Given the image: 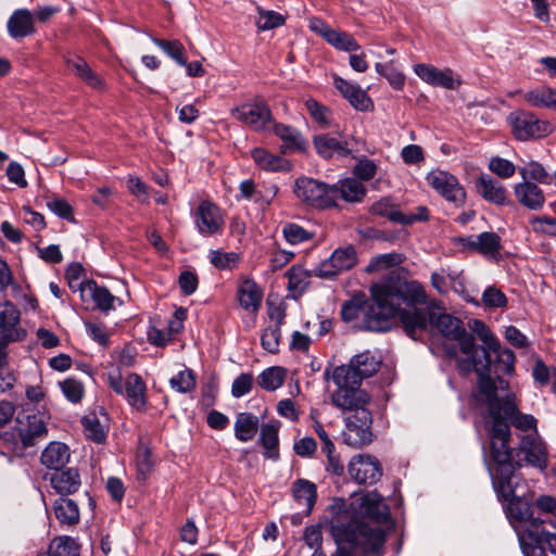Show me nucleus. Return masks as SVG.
I'll return each mask as SVG.
<instances>
[{"instance_id": "38", "label": "nucleus", "mask_w": 556, "mask_h": 556, "mask_svg": "<svg viewBox=\"0 0 556 556\" xmlns=\"http://www.w3.org/2000/svg\"><path fill=\"white\" fill-rule=\"evenodd\" d=\"M106 421V415L103 413L101 416H98L96 413H90L84 416L81 424L85 435L96 443L104 442L108 431Z\"/></svg>"}, {"instance_id": "20", "label": "nucleus", "mask_w": 556, "mask_h": 556, "mask_svg": "<svg viewBox=\"0 0 556 556\" xmlns=\"http://www.w3.org/2000/svg\"><path fill=\"white\" fill-rule=\"evenodd\" d=\"M78 290L84 302H92L94 307L102 312L114 309L116 307L115 303H118V305L123 304L105 287L99 286L93 280L80 282Z\"/></svg>"}, {"instance_id": "11", "label": "nucleus", "mask_w": 556, "mask_h": 556, "mask_svg": "<svg viewBox=\"0 0 556 556\" xmlns=\"http://www.w3.org/2000/svg\"><path fill=\"white\" fill-rule=\"evenodd\" d=\"M345 429L342 433L345 444L352 447H363L371 443L372 417L369 409H361L358 413H350L343 417Z\"/></svg>"}, {"instance_id": "19", "label": "nucleus", "mask_w": 556, "mask_h": 556, "mask_svg": "<svg viewBox=\"0 0 556 556\" xmlns=\"http://www.w3.org/2000/svg\"><path fill=\"white\" fill-rule=\"evenodd\" d=\"M381 361L370 351L362 352L353 356L349 364L338 366L333 371L345 370L346 378L352 379L354 383L362 384L366 378L374 376L380 368Z\"/></svg>"}, {"instance_id": "56", "label": "nucleus", "mask_w": 556, "mask_h": 556, "mask_svg": "<svg viewBox=\"0 0 556 556\" xmlns=\"http://www.w3.org/2000/svg\"><path fill=\"white\" fill-rule=\"evenodd\" d=\"M282 235L288 243L300 244L313 238V235L302 226L288 223L282 228Z\"/></svg>"}, {"instance_id": "39", "label": "nucleus", "mask_w": 556, "mask_h": 556, "mask_svg": "<svg viewBox=\"0 0 556 556\" xmlns=\"http://www.w3.org/2000/svg\"><path fill=\"white\" fill-rule=\"evenodd\" d=\"M260 419L252 413H239L233 426L235 437L240 442L251 441L257 433Z\"/></svg>"}, {"instance_id": "47", "label": "nucleus", "mask_w": 556, "mask_h": 556, "mask_svg": "<svg viewBox=\"0 0 556 556\" xmlns=\"http://www.w3.org/2000/svg\"><path fill=\"white\" fill-rule=\"evenodd\" d=\"M288 289L294 294H302L309 285L311 271L301 265H293L288 271Z\"/></svg>"}, {"instance_id": "5", "label": "nucleus", "mask_w": 556, "mask_h": 556, "mask_svg": "<svg viewBox=\"0 0 556 556\" xmlns=\"http://www.w3.org/2000/svg\"><path fill=\"white\" fill-rule=\"evenodd\" d=\"M345 370L332 371L331 379L337 389L331 392V404L341 410L343 417L350 413H358L361 409H368L370 395L359 383H354L346 378Z\"/></svg>"}, {"instance_id": "55", "label": "nucleus", "mask_w": 556, "mask_h": 556, "mask_svg": "<svg viewBox=\"0 0 556 556\" xmlns=\"http://www.w3.org/2000/svg\"><path fill=\"white\" fill-rule=\"evenodd\" d=\"M15 382V375L8 366L7 362V348L5 344L0 342V392L10 390Z\"/></svg>"}, {"instance_id": "10", "label": "nucleus", "mask_w": 556, "mask_h": 556, "mask_svg": "<svg viewBox=\"0 0 556 556\" xmlns=\"http://www.w3.org/2000/svg\"><path fill=\"white\" fill-rule=\"evenodd\" d=\"M426 181L438 194L455 207L458 208L465 205L466 190L452 173L434 168L427 174Z\"/></svg>"}, {"instance_id": "16", "label": "nucleus", "mask_w": 556, "mask_h": 556, "mask_svg": "<svg viewBox=\"0 0 556 556\" xmlns=\"http://www.w3.org/2000/svg\"><path fill=\"white\" fill-rule=\"evenodd\" d=\"M356 263L357 254L352 245L338 248L314 269V273L319 278H330L353 268Z\"/></svg>"}, {"instance_id": "52", "label": "nucleus", "mask_w": 556, "mask_h": 556, "mask_svg": "<svg viewBox=\"0 0 556 556\" xmlns=\"http://www.w3.org/2000/svg\"><path fill=\"white\" fill-rule=\"evenodd\" d=\"M258 16L255 21L256 27L261 31L270 30L282 26L286 23L283 15L276 11L264 10L257 7Z\"/></svg>"}, {"instance_id": "33", "label": "nucleus", "mask_w": 556, "mask_h": 556, "mask_svg": "<svg viewBox=\"0 0 556 556\" xmlns=\"http://www.w3.org/2000/svg\"><path fill=\"white\" fill-rule=\"evenodd\" d=\"M292 494L298 505L303 507V513L306 516L309 515L317 498L315 483L306 479H298L292 484Z\"/></svg>"}, {"instance_id": "13", "label": "nucleus", "mask_w": 556, "mask_h": 556, "mask_svg": "<svg viewBox=\"0 0 556 556\" xmlns=\"http://www.w3.org/2000/svg\"><path fill=\"white\" fill-rule=\"evenodd\" d=\"M231 115L255 131L267 129L271 123V112L268 105L261 98L233 108Z\"/></svg>"}, {"instance_id": "6", "label": "nucleus", "mask_w": 556, "mask_h": 556, "mask_svg": "<svg viewBox=\"0 0 556 556\" xmlns=\"http://www.w3.org/2000/svg\"><path fill=\"white\" fill-rule=\"evenodd\" d=\"M429 321L432 330H437L447 341L455 342L465 356L477 352L473 336L466 331L457 317L432 312L429 314Z\"/></svg>"}, {"instance_id": "31", "label": "nucleus", "mask_w": 556, "mask_h": 556, "mask_svg": "<svg viewBox=\"0 0 556 556\" xmlns=\"http://www.w3.org/2000/svg\"><path fill=\"white\" fill-rule=\"evenodd\" d=\"M71 454L66 444L50 442L41 453V464L55 471L61 470L70 460Z\"/></svg>"}, {"instance_id": "9", "label": "nucleus", "mask_w": 556, "mask_h": 556, "mask_svg": "<svg viewBox=\"0 0 556 556\" xmlns=\"http://www.w3.org/2000/svg\"><path fill=\"white\" fill-rule=\"evenodd\" d=\"M293 192L303 203L317 208L334 206L336 189L317 179L302 176L294 181Z\"/></svg>"}, {"instance_id": "40", "label": "nucleus", "mask_w": 556, "mask_h": 556, "mask_svg": "<svg viewBox=\"0 0 556 556\" xmlns=\"http://www.w3.org/2000/svg\"><path fill=\"white\" fill-rule=\"evenodd\" d=\"M523 98L534 108L556 110V89L549 86H538L527 91Z\"/></svg>"}, {"instance_id": "49", "label": "nucleus", "mask_w": 556, "mask_h": 556, "mask_svg": "<svg viewBox=\"0 0 556 556\" xmlns=\"http://www.w3.org/2000/svg\"><path fill=\"white\" fill-rule=\"evenodd\" d=\"M152 42L178 65H186V49L179 40H164L151 37Z\"/></svg>"}, {"instance_id": "12", "label": "nucleus", "mask_w": 556, "mask_h": 556, "mask_svg": "<svg viewBox=\"0 0 556 556\" xmlns=\"http://www.w3.org/2000/svg\"><path fill=\"white\" fill-rule=\"evenodd\" d=\"M507 122L511 132L517 140L526 141L532 138L545 137L551 132V124L539 119L533 113L528 111H514Z\"/></svg>"}, {"instance_id": "46", "label": "nucleus", "mask_w": 556, "mask_h": 556, "mask_svg": "<svg viewBox=\"0 0 556 556\" xmlns=\"http://www.w3.org/2000/svg\"><path fill=\"white\" fill-rule=\"evenodd\" d=\"M375 70L378 74L386 77L394 89L401 90L404 87L405 76L394 60L387 63H376Z\"/></svg>"}, {"instance_id": "22", "label": "nucleus", "mask_w": 556, "mask_h": 556, "mask_svg": "<svg viewBox=\"0 0 556 556\" xmlns=\"http://www.w3.org/2000/svg\"><path fill=\"white\" fill-rule=\"evenodd\" d=\"M502 406V417L507 422L508 420L513 426L522 431L532 430L536 431V419L529 414H521L518 409L516 395L513 392H507L500 395Z\"/></svg>"}, {"instance_id": "34", "label": "nucleus", "mask_w": 556, "mask_h": 556, "mask_svg": "<svg viewBox=\"0 0 556 556\" xmlns=\"http://www.w3.org/2000/svg\"><path fill=\"white\" fill-rule=\"evenodd\" d=\"M330 188L336 189L334 205L339 199L346 202H359L366 194V188L356 178H345L331 185Z\"/></svg>"}, {"instance_id": "35", "label": "nucleus", "mask_w": 556, "mask_h": 556, "mask_svg": "<svg viewBox=\"0 0 556 556\" xmlns=\"http://www.w3.org/2000/svg\"><path fill=\"white\" fill-rule=\"evenodd\" d=\"M515 194L517 200L530 210H539L545 202L541 188L530 181L517 184Z\"/></svg>"}, {"instance_id": "43", "label": "nucleus", "mask_w": 556, "mask_h": 556, "mask_svg": "<svg viewBox=\"0 0 556 556\" xmlns=\"http://www.w3.org/2000/svg\"><path fill=\"white\" fill-rule=\"evenodd\" d=\"M55 518L62 525L73 526L79 521V509L77 504L66 497L55 500L53 504Z\"/></svg>"}, {"instance_id": "64", "label": "nucleus", "mask_w": 556, "mask_h": 556, "mask_svg": "<svg viewBox=\"0 0 556 556\" xmlns=\"http://www.w3.org/2000/svg\"><path fill=\"white\" fill-rule=\"evenodd\" d=\"M377 169V164L372 160L364 156L358 160L353 173L358 179L367 181L376 176Z\"/></svg>"}, {"instance_id": "2", "label": "nucleus", "mask_w": 556, "mask_h": 556, "mask_svg": "<svg viewBox=\"0 0 556 556\" xmlns=\"http://www.w3.org/2000/svg\"><path fill=\"white\" fill-rule=\"evenodd\" d=\"M359 517H352L350 511L337 513L330 523L331 534L338 544L333 556H354L344 549L348 544L354 554H379L384 543V532L378 526L389 519V507L383 497L371 491L361 498Z\"/></svg>"}, {"instance_id": "18", "label": "nucleus", "mask_w": 556, "mask_h": 556, "mask_svg": "<svg viewBox=\"0 0 556 556\" xmlns=\"http://www.w3.org/2000/svg\"><path fill=\"white\" fill-rule=\"evenodd\" d=\"M413 70L422 81L433 87L455 90L462 85L460 76L448 67L440 70L431 64L418 63Z\"/></svg>"}, {"instance_id": "24", "label": "nucleus", "mask_w": 556, "mask_h": 556, "mask_svg": "<svg viewBox=\"0 0 556 556\" xmlns=\"http://www.w3.org/2000/svg\"><path fill=\"white\" fill-rule=\"evenodd\" d=\"M463 245L482 254L489 260L496 261L501 255V237L493 231H484L478 236H469L460 239Z\"/></svg>"}, {"instance_id": "57", "label": "nucleus", "mask_w": 556, "mask_h": 556, "mask_svg": "<svg viewBox=\"0 0 556 556\" xmlns=\"http://www.w3.org/2000/svg\"><path fill=\"white\" fill-rule=\"evenodd\" d=\"M60 388L64 396L72 403L80 402L85 394L83 382L76 378H66L60 382Z\"/></svg>"}, {"instance_id": "61", "label": "nucleus", "mask_w": 556, "mask_h": 556, "mask_svg": "<svg viewBox=\"0 0 556 556\" xmlns=\"http://www.w3.org/2000/svg\"><path fill=\"white\" fill-rule=\"evenodd\" d=\"M482 302L489 308H503L507 305V298L500 289L489 287L482 293Z\"/></svg>"}, {"instance_id": "29", "label": "nucleus", "mask_w": 556, "mask_h": 556, "mask_svg": "<svg viewBox=\"0 0 556 556\" xmlns=\"http://www.w3.org/2000/svg\"><path fill=\"white\" fill-rule=\"evenodd\" d=\"M7 28L13 39L33 35L35 33L34 17L26 9L15 10L8 20Z\"/></svg>"}, {"instance_id": "3", "label": "nucleus", "mask_w": 556, "mask_h": 556, "mask_svg": "<svg viewBox=\"0 0 556 556\" xmlns=\"http://www.w3.org/2000/svg\"><path fill=\"white\" fill-rule=\"evenodd\" d=\"M471 330L477 334L483 343L481 348L482 354L477 352L467 354L466 358H457L459 370L466 375L475 370L478 375V391L476 400L480 404H486V394L482 391V384L485 382L490 387V397L501 403L500 395L509 391V382L501 377L496 379L491 377V371L510 376L515 371V355L513 351L503 349L498 339L491 332L489 327L481 320L476 319L472 323Z\"/></svg>"}, {"instance_id": "17", "label": "nucleus", "mask_w": 556, "mask_h": 556, "mask_svg": "<svg viewBox=\"0 0 556 556\" xmlns=\"http://www.w3.org/2000/svg\"><path fill=\"white\" fill-rule=\"evenodd\" d=\"M348 472L358 484H374L381 478L382 468L375 456L357 454L351 458Z\"/></svg>"}, {"instance_id": "51", "label": "nucleus", "mask_w": 556, "mask_h": 556, "mask_svg": "<svg viewBox=\"0 0 556 556\" xmlns=\"http://www.w3.org/2000/svg\"><path fill=\"white\" fill-rule=\"evenodd\" d=\"M404 262V257L402 254L392 252L380 254L370 260L366 267L367 273H375L384 270L391 267H395Z\"/></svg>"}, {"instance_id": "32", "label": "nucleus", "mask_w": 556, "mask_h": 556, "mask_svg": "<svg viewBox=\"0 0 556 556\" xmlns=\"http://www.w3.org/2000/svg\"><path fill=\"white\" fill-rule=\"evenodd\" d=\"M255 165L267 172H288L291 164L288 160L280 157L264 148H254L250 152Z\"/></svg>"}, {"instance_id": "48", "label": "nucleus", "mask_w": 556, "mask_h": 556, "mask_svg": "<svg viewBox=\"0 0 556 556\" xmlns=\"http://www.w3.org/2000/svg\"><path fill=\"white\" fill-rule=\"evenodd\" d=\"M286 379V370L282 367L274 366L263 370L257 377L258 386L266 391L279 389Z\"/></svg>"}, {"instance_id": "41", "label": "nucleus", "mask_w": 556, "mask_h": 556, "mask_svg": "<svg viewBox=\"0 0 556 556\" xmlns=\"http://www.w3.org/2000/svg\"><path fill=\"white\" fill-rule=\"evenodd\" d=\"M68 67L73 68L76 76L79 77L85 84L94 89L103 87L102 78L94 73L88 63L80 56L75 55L66 60Z\"/></svg>"}, {"instance_id": "63", "label": "nucleus", "mask_w": 556, "mask_h": 556, "mask_svg": "<svg viewBox=\"0 0 556 556\" xmlns=\"http://www.w3.org/2000/svg\"><path fill=\"white\" fill-rule=\"evenodd\" d=\"M489 169L501 178H509L515 172V165L503 157H492L489 163Z\"/></svg>"}, {"instance_id": "14", "label": "nucleus", "mask_w": 556, "mask_h": 556, "mask_svg": "<svg viewBox=\"0 0 556 556\" xmlns=\"http://www.w3.org/2000/svg\"><path fill=\"white\" fill-rule=\"evenodd\" d=\"M198 232L203 237L222 233L225 220L219 207L208 200H203L192 212Z\"/></svg>"}, {"instance_id": "58", "label": "nucleus", "mask_w": 556, "mask_h": 556, "mask_svg": "<svg viewBox=\"0 0 556 556\" xmlns=\"http://www.w3.org/2000/svg\"><path fill=\"white\" fill-rule=\"evenodd\" d=\"M519 174L525 181L532 179L540 184H546L549 179L548 173L545 170V168L535 161H531L523 167L519 168Z\"/></svg>"}, {"instance_id": "42", "label": "nucleus", "mask_w": 556, "mask_h": 556, "mask_svg": "<svg viewBox=\"0 0 556 556\" xmlns=\"http://www.w3.org/2000/svg\"><path fill=\"white\" fill-rule=\"evenodd\" d=\"M68 67L73 68L76 76L79 77L85 84L94 89L103 87L102 78L94 73L88 63L80 56L75 55L66 60Z\"/></svg>"}, {"instance_id": "62", "label": "nucleus", "mask_w": 556, "mask_h": 556, "mask_svg": "<svg viewBox=\"0 0 556 556\" xmlns=\"http://www.w3.org/2000/svg\"><path fill=\"white\" fill-rule=\"evenodd\" d=\"M211 263L219 269L231 268L239 261V255L235 252L211 251Z\"/></svg>"}, {"instance_id": "45", "label": "nucleus", "mask_w": 556, "mask_h": 556, "mask_svg": "<svg viewBox=\"0 0 556 556\" xmlns=\"http://www.w3.org/2000/svg\"><path fill=\"white\" fill-rule=\"evenodd\" d=\"M260 441L265 450L264 456L274 460L278 459V426L275 424H263L261 426Z\"/></svg>"}, {"instance_id": "59", "label": "nucleus", "mask_w": 556, "mask_h": 556, "mask_svg": "<svg viewBox=\"0 0 556 556\" xmlns=\"http://www.w3.org/2000/svg\"><path fill=\"white\" fill-rule=\"evenodd\" d=\"M0 290L3 292L11 290L14 293L21 291V286L14 278L11 267L2 257H0Z\"/></svg>"}, {"instance_id": "37", "label": "nucleus", "mask_w": 556, "mask_h": 556, "mask_svg": "<svg viewBox=\"0 0 556 556\" xmlns=\"http://www.w3.org/2000/svg\"><path fill=\"white\" fill-rule=\"evenodd\" d=\"M274 132L283 141L282 153L304 151L306 149V141L301 132L291 126L276 124Z\"/></svg>"}, {"instance_id": "21", "label": "nucleus", "mask_w": 556, "mask_h": 556, "mask_svg": "<svg viewBox=\"0 0 556 556\" xmlns=\"http://www.w3.org/2000/svg\"><path fill=\"white\" fill-rule=\"evenodd\" d=\"M26 331L20 326V311L11 302L0 304V337L5 342L20 341Z\"/></svg>"}, {"instance_id": "23", "label": "nucleus", "mask_w": 556, "mask_h": 556, "mask_svg": "<svg viewBox=\"0 0 556 556\" xmlns=\"http://www.w3.org/2000/svg\"><path fill=\"white\" fill-rule=\"evenodd\" d=\"M520 452L528 465L544 470L547 467L548 453L538 433L531 432L521 438Z\"/></svg>"}, {"instance_id": "7", "label": "nucleus", "mask_w": 556, "mask_h": 556, "mask_svg": "<svg viewBox=\"0 0 556 556\" xmlns=\"http://www.w3.org/2000/svg\"><path fill=\"white\" fill-rule=\"evenodd\" d=\"M108 381L113 391L123 395L131 408L140 413L147 410V386L138 374L131 372L123 377L119 369H113L108 374Z\"/></svg>"}, {"instance_id": "4", "label": "nucleus", "mask_w": 556, "mask_h": 556, "mask_svg": "<svg viewBox=\"0 0 556 556\" xmlns=\"http://www.w3.org/2000/svg\"><path fill=\"white\" fill-rule=\"evenodd\" d=\"M482 391L486 394L488 415L485 424L489 426L490 454L496 464L491 471L493 488L497 496L509 497L513 494V480L515 479V465L509 448L510 429L508 422L502 417V406L493 397H490V387L485 382Z\"/></svg>"}, {"instance_id": "50", "label": "nucleus", "mask_w": 556, "mask_h": 556, "mask_svg": "<svg viewBox=\"0 0 556 556\" xmlns=\"http://www.w3.org/2000/svg\"><path fill=\"white\" fill-rule=\"evenodd\" d=\"M48 556H79V546L70 536H59L50 543Z\"/></svg>"}, {"instance_id": "44", "label": "nucleus", "mask_w": 556, "mask_h": 556, "mask_svg": "<svg viewBox=\"0 0 556 556\" xmlns=\"http://www.w3.org/2000/svg\"><path fill=\"white\" fill-rule=\"evenodd\" d=\"M535 530L525 534L523 530H519V542L525 556H546L541 538V525H534Z\"/></svg>"}, {"instance_id": "54", "label": "nucleus", "mask_w": 556, "mask_h": 556, "mask_svg": "<svg viewBox=\"0 0 556 556\" xmlns=\"http://www.w3.org/2000/svg\"><path fill=\"white\" fill-rule=\"evenodd\" d=\"M169 386L178 393L190 392L195 387V378L192 370H180L169 379Z\"/></svg>"}, {"instance_id": "36", "label": "nucleus", "mask_w": 556, "mask_h": 556, "mask_svg": "<svg viewBox=\"0 0 556 556\" xmlns=\"http://www.w3.org/2000/svg\"><path fill=\"white\" fill-rule=\"evenodd\" d=\"M477 190L484 200L495 204H504L507 198L503 185L489 175H481L478 178Z\"/></svg>"}, {"instance_id": "28", "label": "nucleus", "mask_w": 556, "mask_h": 556, "mask_svg": "<svg viewBox=\"0 0 556 556\" xmlns=\"http://www.w3.org/2000/svg\"><path fill=\"white\" fill-rule=\"evenodd\" d=\"M314 146L317 153L325 159H330L334 155L343 157L348 156L352 151H359L357 148L351 146L349 141L329 134L315 136Z\"/></svg>"}, {"instance_id": "25", "label": "nucleus", "mask_w": 556, "mask_h": 556, "mask_svg": "<svg viewBox=\"0 0 556 556\" xmlns=\"http://www.w3.org/2000/svg\"><path fill=\"white\" fill-rule=\"evenodd\" d=\"M334 87L340 91L344 99L357 111L371 112L374 102L359 85L351 83L338 75L333 76Z\"/></svg>"}, {"instance_id": "53", "label": "nucleus", "mask_w": 556, "mask_h": 556, "mask_svg": "<svg viewBox=\"0 0 556 556\" xmlns=\"http://www.w3.org/2000/svg\"><path fill=\"white\" fill-rule=\"evenodd\" d=\"M326 41L333 48L345 52L357 51L361 48L352 35L339 29H333Z\"/></svg>"}, {"instance_id": "15", "label": "nucleus", "mask_w": 556, "mask_h": 556, "mask_svg": "<svg viewBox=\"0 0 556 556\" xmlns=\"http://www.w3.org/2000/svg\"><path fill=\"white\" fill-rule=\"evenodd\" d=\"M501 501L507 502L506 515L519 536V530L525 534L535 530L534 525H541L532 517L531 506L528 501L515 496V482L513 481V494L509 497L498 496Z\"/></svg>"}, {"instance_id": "60", "label": "nucleus", "mask_w": 556, "mask_h": 556, "mask_svg": "<svg viewBox=\"0 0 556 556\" xmlns=\"http://www.w3.org/2000/svg\"><path fill=\"white\" fill-rule=\"evenodd\" d=\"M371 212L376 215L386 216L393 223H401L402 212L397 210L388 199H381L371 206Z\"/></svg>"}, {"instance_id": "8", "label": "nucleus", "mask_w": 556, "mask_h": 556, "mask_svg": "<svg viewBox=\"0 0 556 556\" xmlns=\"http://www.w3.org/2000/svg\"><path fill=\"white\" fill-rule=\"evenodd\" d=\"M51 416L45 405L40 407H24V417L17 418V434L23 447H29L43 440L48 434V422Z\"/></svg>"}, {"instance_id": "26", "label": "nucleus", "mask_w": 556, "mask_h": 556, "mask_svg": "<svg viewBox=\"0 0 556 556\" xmlns=\"http://www.w3.org/2000/svg\"><path fill=\"white\" fill-rule=\"evenodd\" d=\"M237 300L242 309L256 314L262 305L263 290L251 278H241L237 287Z\"/></svg>"}, {"instance_id": "30", "label": "nucleus", "mask_w": 556, "mask_h": 556, "mask_svg": "<svg viewBox=\"0 0 556 556\" xmlns=\"http://www.w3.org/2000/svg\"><path fill=\"white\" fill-rule=\"evenodd\" d=\"M50 482L52 488L60 494H73L81 485V479L76 468L61 469L51 475Z\"/></svg>"}, {"instance_id": "27", "label": "nucleus", "mask_w": 556, "mask_h": 556, "mask_svg": "<svg viewBox=\"0 0 556 556\" xmlns=\"http://www.w3.org/2000/svg\"><path fill=\"white\" fill-rule=\"evenodd\" d=\"M269 325L264 329L261 337V344L269 353H277L279 350L281 325L286 317L282 308L275 306L269 309Z\"/></svg>"}, {"instance_id": "1", "label": "nucleus", "mask_w": 556, "mask_h": 556, "mask_svg": "<svg viewBox=\"0 0 556 556\" xmlns=\"http://www.w3.org/2000/svg\"><path fill=\"white\" fill-rule=\"evenodd\" d=\"M371 302L361 307L346 302L341 309L345 321L363 316V328L374 332L390 330L392 319L397 316L405 332L415 338L417 331L427 327L426 313L416 305L426 303V293L416 281H401L389 278L371 286Z\"/></svg>"}]
</instances>
